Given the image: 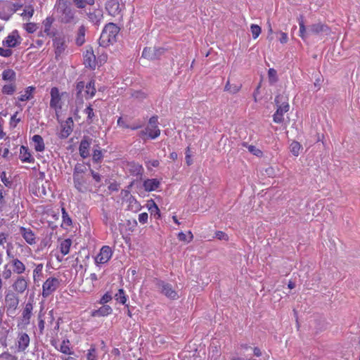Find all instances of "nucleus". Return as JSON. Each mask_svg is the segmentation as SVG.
<instances>
[{
	"label": "nucleus",
	"instance_id": "1",
	"mask_svg": "<svg viewBox=\"0 0 360 360\" xmlns=\"http://www.w3.org/2000/svg\"><path fill=\"white\" fill-rule=\"evenodd\" d=\"M62 23H75V10L72 6L70 0H58L56 4Z\"/></svg>",
	"mask_w": 360,
	"mask_h": 360
},
{
	"label": "nucleus",
	"instance_id": "2",
	"mask_svg": "<svg viewBox=\"0 0 360 360\" xmlns=\"http://www.w3.org/2000/svg\"><path fill=\"white\" fill-rule=\"evenodd\" d=\"M298 20L300 25V36L303 39H304L309 34H319L321 33H324L326 35H328L330 33V29L329 27L321 22L312 24L309 27L308 31H307L303 16L300 15Z\"/></svg>",
	"mask_w": 360,
	"mask_h": 360
},
{
	"label": "nucleus",
	"instance_id": "3",
	"mask_svg": "<svg viewBox=\"0 0 360 360\" xmlns=\"http://www.w3.org/2000/svg\"><path fill=\"white\" fill-rule=\"evenodd\" d=\"M119 27L114 23L107 24L103 30L99 38V44L107 46L109 44L116 41V37L119 32Z\"/></svg>",
	"mask_w": 360,
	"mask_h": 360
},
{
	"label": "nucleus",
	"instance_id": "4",
	"mask_svg": "<svg viewBox=\"0 0 360 360\" xmlns=\"http://www.w3.org/2000/svg\"><path fill=\"white\" fill-rule=\"evenodd\" d=\"M275 103L277 109L273 115V120L274 122L280 124L283 122V114L289 110L288 99L283 95H278L275 98Z\"/></svg>",
	"mask_w": 360,
	"mask_h": 360
},
{
	"label": "nucleus",
	"instance_id": "5",
	"mask_svg": "<svg viewBox=\"0 0 360 360\" xmlns=\"http://www.w3.org/2000/svg\"><path fill=\"white\" fill-rule=\"evenodd\" d=\"M155 285L160 290V292L167 297L172 300H176L179 297L177 292L173 289L170 283L157 279L155 281Z\"/></svg>",
	"mask_w": 360,
	"mask_h": 360
},
{
	"label": "nucleus",
	"instance_id": "6",
	"mask_svg": "<svg viewBox=\"0 0 360 360\" xmlns=\"http://www.w3.org/2000/svg\"><path fill=\"white\" fill-rule=\"evenodd\" d=\"M59 280L54 277L49 278L43 284L42 296L44 297H49L59 286Z\"/></svg>",
	"mask_w": 360,
	"mask_h": 360
},
{
	"label": "nucleus",
	"instance_id": "7",
	"mask_svg": "<svg viewBox=\"0 0 360 360\" xmlns=\"http://www.w3.org/2000/svg\"><path fill=\"white\" fill-rule=\"evenodd\" d=\"M74 186L80 193H86L89 190V184L85 175L76 174L73 176Z\"/></svg>",
	"mask_w": 360,
	"mask_h": 360
},
{
	"label": "nucleus",
	"instance_id": "8",
	"mask_svg": "<svg viewBox=\"0 0 360 360\" xmlns=\"http://www.w3.org/2000/svg\"><path fill=\"white\" fill-rule=\"evenodd\" d=\"M112 255V251L109 246L105 245L101 248L100 252L95 258L96 264H105Z\"/></svg>",
	"mask_w": 360,
	"mask_h": 360
},
{
	"label": "nucleus",
	"instance_id": "9",
	"mask_svg": "<svg viewBox=\"0 0 360 360\" xmlns=\"http://www.w3.org/2000/svg\"><path fill=\"white\" fill-rule=\"evenodd\" d=\"M164 53V49L155 47H146L142 53V57L148 60L158 59Z\"/></svg>",
	"mask_w": 360,
	"mask_h": 360
},
{
	"label": "nucleus",
	"instance_id": "10",
	"mask_svg": "<svg viewBox=\"0 0 360 360\" xmlns=\"http://www.w3.org/2000/svg\"><path fill=\"white\" fill-rule=\"evenodd\" d=\"M53 46L55 48V53L56 56H60L65 49V37L59 35L54 37L53 39Z\"/></svg>",
	"mask_w": 360,
	"mask_h": 360
},
{
	"label": "nucleus",
	"instance_id": "11",
	"mask_svg": "<svg viewBox=\"0 0 360 360\" xmlns=\"http://www.w3.org/2000/svg\"><path fill=\"white\" fill-rule=\"evenodd\" d=\"M91 143V139L88 136H84L79 144V155L83 158H86L89 155V148Z\"/></svg>",
	"mask_w": 360,
	"mask_h": 360
},
{
	"label": "nucleus",
	"instance_id": "12",
	"mask_svg": "<svg viewBox=\"0 0 360 360\" xmlns=\"http://www.w3.org/2000/svg\"><path fill=\"white\" fill-rule=\"evenodd\" d=\"M50 107L54 109L60 108V101L61 100L59 90L57 87H53L51 89Z\"/></svg>",
	"mask_w": 360,
	"mask_h": 360
},
{
	"label": "nucleus",
	"instance_id": "13",
	"mask_svg": "<svg viewBox=\"0 0 360 360\" xmlns=\"http://www.w3.org/2000/svg\"><path fill=\"white\" fill-rule=\"evenodd\" d=\"M18 39H20L18 32L17 30H14L6 37V40L3 41V44L9 48L15 47L20 44V42L18 41Z\"/></svg>",
	"mask_w": 360,
	"mask_h": 360
},
{
	"label": "nucleus",
	"instance_id": "14",
	"mask_svg": "<svg viewBox=\"0 0 360 360\" xmlns=\"http://www.w3.org/2000/svg\"><path fill=\"white\" fill-rule=\"evenodd\" d=\"M105 8L109 14L113 16L118 15L120 12V4L117 0H108L105 4Z\"/></svg>",
	"mask_w": 360,
	"mask_h": 360
},
{
	"label": "nucleus",
	"instance_id": "15",
	"mask_svg": "<svg viewBox=\"0 0 360 360\" xmlns=\"http://www.w3.org/2000/svg\"><path fill=\"white\" fill-rule=\"evenodd\" d=\"M160 181L157 179H148L143 181V186L147 192L155 191L159 188Z\"/></svg>",
	"mask_w": 360,
	"mask_h": 360
},
{
	"label": "nucleus",
	"instance_id": "16",
	"mask_svg": "<svg viewBox=\"0 0 360 360\" xmlns=\"http://www.w3.org/2000/svg\"><path fill=\"white\" fill-rule=\"evenodd\" d=\"M84 63L86 68L94 69L96 68V56L92 49L86 50Z\"/></svg>",
	"mask_w": 360,
	"mask_h": 360
},
{
	"label": "nucleus",
	"instance_id": "17",
	"mask_svg": "<svg viewBox=\"0 0 360 360\" xmlns=\"http://www.w3.org/2000/svg\"><path fill=\"white\" fill-rule=\"evenodd\" d=\"M5 302L9 309H15L18 305L19 300L15 293L9 292L5 297Z\"/></svg>",
	"mask_w": 360,
	"mask_h": 360
},
{
	"label": "nucleus",
	"instance_id": "18",
	"mask_svg": "<svg viewBox=\"0 0 360 360\" xmlns=\"http://www.w3.org/2000/svg\"><path fill=\"white\" fill-rule=\"evenodd\" d=\"M84 86H85L84 82L81 81V82H77L76 86H75L76 103H83V98H84V96L85 95L84 91Z\"/></svg>",
	"mask_w": 360,
	"mask_h": 360
},
{
	"label": "nucleus",
	"instance_id": "19",
	"mask_svg": "<svg viewBox=\"0 0 360 360\" xmlns=\"http://www.w3.org/2000/svg\"><path fill=\"white\" fill-rule=\"evenodd\" d=\"M30 337L26 333H22L18 338V349L19 351H25L29 346Z\"/></svg>",
	"mask_w": 360,
	"mask_h": 360
},
{
	"label": "nucleus",
	"instance_id": "20",
	"mask_svg": "<svg viewBox=\"0 0 360 360\" xmlns=\"http://www.w3.org/2000/svg\"><path fill=\"white\" fill-rule=\"evenodd\" d=\"M112 311V309L109 305L103 304L98 309L92 311L91 316L94 317L105 316L110 314Z\"/></svg>",
	"mask_w": 360,
	"mask_h": 360
},
{
	"label": "nucleus",
	"instance_id": "21",
	"mask_svg": "<svg viewBox=\"0 0 360 360\" xmlns=\"http://www.w3.org/2000/svg\"><path fill=\"white\" fill-rule=\"evenodd\" d=\"M20 233L27 243L32 245L36 243L35 236L32 230L21 227Z\"/></svg>",
	"mask_w": 360,
	"mask_h": 360
},
{
	"label": "nucleus",
	"instance_id": "22",
	"mask_svg": "<svg viewBox=\"0 0 360 360\" xmlns=\"http://www.w3.org/2000/svg\"><path fill=\"white\" fill-rule=\"evenodd\" d=\"M20 158L23 162H34V159L32 157V155L29 152L27 147L22 146L20 150Z\"/></svg>",
	"mask_w": 360,
	"mask_h": 360
},
{
	"label": "nucleus",
	"instance_id": "23",
	"mask_svg": "<svg viewBox=\"0 0 360 360\" xmlns=\"http://www.w3.org/2000/svg\"><path fill=\"white\" fill-rule=\"evenodd\" d=\"M13 287L18 292L22 293L27 288V281L23 277H19L13 283Z\"/></svg>",
	"mask_w": 360,
	"mask_h": 360
},
{
	"label": "nucleus",
	"instance_id": "24",
	"mask_svg": "<svg viewBox=\"0 0 360 360\" xmlns=\"http://www.w3.org/2000/svg\"><path fill=\"white\" fill-rule=\"evenodd\" d=\"M54 21V18L51 16L47 17L43 21V25L44 27V32L50 37H53L56 35V33L51 31V27Z\"/></svg>",
	"mask_w": 360,
	"mask_h": 360
},
{
	"label": "nucleus",
	"instance_id": "25",
	"mask_svg": "<svg viewBox=\"0 0 360 360\" xmlns=\"http://www.w3.org/2000/svg\"><path fill=\"white\" fill-rule=\"evenodd\" d=\"M84 112L87 115L86 122L88 124H91L97 120L96 115L91 105H88L84 110Z\"/></svg>",
	"mask_w": 360,
	"mask_h": 360
},
{
	"label": "nucleus",
	"instance_id": "26",
	"mask_svg": "<svg viewBox=\"0 0 360 360\" xmlns=\"http://www.w3.org/2000/svg\"><path fill=\"white\" fill-rule=\"evenodd\" d=\"M32 141L35 143L34 149L37 152H42L45 149V145L44 143V139L41 136L36 134L33 136Z\"/></svg>",
	"mask_w": 360,
	"mask_h": 360
},
{
	"label": "nucleus",
	"instance_id": "27",
	"mask_svg": "<svg viewBox=\"0 0 360 360\" xmlns=\"http://www.w3.org/2000/svg\"><path fill=\"white\" fill-rule=\"evenodd\" d=\"M85 32H86L85 27L84 25H81L77 30V37L75 39V43L77 46H80L84 44Z\"/></svg>",
	"mask_w": 360,
	"mask_h": 360
},
{
	"label": "nucleus",
	"instance_id": "28",
	"mask_svg": "<svg viewBox=\"0 0 360 360\" xmlns=\"http://www.w3.org/2000/svg\"><path fill=\"white\" fill-rule=\"evenodd\" d=\"M84 94L86 98H92L96 94L95 82L91 80L88 84H85Z\"/></svg>",
	"mask_w": 360,
	"mask_h": 360
},
{
	"label": "nucleus",
	"instance_id": "29",
	"mask_svg": "<svg viewBox=\"0 0 360 360\" xmlns=\"http://www.w3.org/2000/svg\"><path fill=\"white\" fill-rule=\"evenodd\" d=\"M11 264L13 266V271L18 274H22L25 271V264L18 259H13Z\"/></svg>",
	"mask_w": 360,
	"mask_h": 360
},
{
	"label": "nucleus",
	"instance_id": "30",
	"mask_svg": "<svg viewBox=\"0 0 360 360\" xmlns=\"http://www.w3.org/2000/svg\"><path fill=\"white\" fill-rule=\"evenodd\" d=\"M88 18L91 22L94 24L97 25L100 22L103 18V14L101 11H94L88 13Z\"/></svg>",
	"mask_w": 360,
	"mask_h": 360
},
{
	"label": "nucleus",
	"instance_id": "31",
	"mask_svg": "<svg viewBox=\"0 0 360 360\" xmlns=\"http://www.w3.org/2000/svg\"><path fill=\"white\" fill-rule=\"evenodd\" d=\"M35 90L34 86H28L25 89V94L18 97L20 101H26L33 98V93Z\"/></svg>",
	"mask_w": 360,
	"mask_h": 360
},
{
	"label": "nucleus",
	"instance_id": "32",
	"mask_svg": "<svg viewBox=\"0 0 360 360\" xmlns=\"http://www.w3.org/2000/svg\"><path fill=\"white\" fill-rule=\"evenodd\" d=\"M15 72L12 69H6L2 73V79L5 81L13 82L15 80Z\"/></svg>",
	"mask_w": 360,
	"mask_h": 360
},
{
	"label": "nucleus",
	"instance_id": "33",
	"mask_svg": "<svg viewBox=\"0 0 360 360\" xmlns=\"http://www.w3.org/2000/svg\"><path fill=\"white\" fill-rule=\"evenodd\" d=\"M71 244L72 241L70 239H65L60 243V250L63 255L69 253Z\"/></svg>",
	"mask_w": 360,
	"mask_h": 360
},
{
	"label": "nucleus",
	"instance_id": "34",
	"mask_svg": "<svg viewBox=\"0 0 360 360\" xmlns=\"http://www.w3.org/2000/svg\"><path fill=\"white\" fill-rule=\"evenodd\" d=\"M72 131V127L68 124H62L60 137L61 139L68 138Z\"/></svg>",
	"mask_w": 360,
	"mask_h": 360
},
{
	"label": "nucleus",
	"instance_id": "35",
	"mask_svg": "<svg viewBox=\"0 0 360 360\" xmlns=\"http://www.w3.org/2000/svg\"><path fill=\"white\" fill-rule=\"evenodd\" d=\"M73 3L78 8H84L86 6H92L95 3V0H72Z\"/></svg>",
	"mask_w": 360,
	"mask_h": 360
},
{
	"label": "nucleus",
	"instance_id": "36",
	"mask_svg": "<svg viewBox=\"0 0 360 360\" xmlns=\"http://www.w3.org/2000/svg\"><path fill=\"white\" fill-rule=\"evenodd\" d=\"M115 300L122 304H126L127 295L122 288L118 290V292L115 295Z\"/></svg>",
	"mask_w": 360,
	"mask_h": 360
},
{
	"label": "nucleus",
	"instance_id": "37",
	"mask_svg": "<svg viewBox=\"0 0 360 360\" xmlns=\"http://www.w3.org/2000/svg\"><path fill=\"white\" fill-rule=\"evenodd\" d=\"M241 85L236 84H231L229 81H228L225 85L224 91H229L230 93L234 94L239 91Z\"/></svg>",
	"mask_w": 360,
	"mask_h": 360
},
{
	"label": "nucleus",
	"instance_id": "38",
	"mask_svg": "<svg viewBox=\"0 0 360 360\" xmlns=\"http://www.w3.org/2000/svg\"><path fill=\"white\" fill-rule=\"evenodd\" d=\"M290 152L295 156H298L300 154V150L302 148V146L297 141H293L290 146Z\"/></svg>",
	"mask_w": 360,
	"mask_h": 360
},
{
	"label": "nucleus",
	"instance_id": "39",
	"mask_svg": "<svg viewBox=\"0 0 360 360\" xmlns=\"http://www.w3.org/2000/svg\"><path fill=\"white\" fill-rule=\"evenodd\" d=\"M16 89V86L13 84H6L2 88V93L4 94L12 95Z\"/></svg>",
	"mask_w": 360,
	"mask_h": 360
},
{
	"label": "nucleus",
	"instance_id": "40",
	"mask_svg": "<svg viewBox=\"0 0 360 360\" xmlns=\"http://www.w3.org/2000/svg\"><path fill=\"white\" fill-rule=\"evenodd\" d=\"M70 341L68 339L63 340L60 345V351L65 354H70V349L69 347Z\"/></svg>",
	"mask_w": 360,
	"mask_h": 360
},
{
	"label": "nucleus",
	"instance_id": "41",
	"mask_svg": "<svg viewBox=\"0 0 360 360\" xmlns=\"http://www.w3.org/2000/svg\"><path fill=\"white\" fill-rule=\"evenodd\" d=\"M269 80L271 84H274L278 81L277 71L274 68H270L268 71Z\"/></svg>",
	"mask_w": 360,
	"mask_h": 360
},
{
	"label": "nucleus",
	"instance_id": "42",
	"mask_svg": "<svg viewBox=\"0 0 360 360\" xmlns=\"http://www.w3.org/2000/svg\"><path fill=\"white\" fill-rule=\"evenodd\" d=\"M86 167L82 164H77L74 168L73 176L76 174L84 175Z\"/></svg>",
	"mask_w": 360,
	"mask_h": 360
},
{
	"label": "nucleus",
	"instance_id": "43",
	"mask_svg": "<svg viewBox=\"0 0 360 360\" xmlns=\"http://www.w3.org/2000/svg\"><path fill=\"white\" fill-rule=\"evenodd\" d=\"M151 215H153L155 219L160 217V212L158 205L153 201V205L149 207Z\"/></svg>",
	"mask_w": 360,
	"mask_h": 360
},
{
	"label": "nucleus",
	"instance_id": "44",
	"mask_svg": "<svg viewBox=\"0 0 360 360\" xmlns=\"http://www.w3.org/2000/svg\"><path fill=\"white\" fill-rule=\"evenodd\" d=\"M250 30L254 39L257 38L261 33V27L257 25L252 24Z\"/></svg>",
	"mask_w": 360,
	"mask_h": 360
},
{
	"label": "nucleus",
	"instance_id": "45",
	"mask_svg": "<svg viewBox=\"0 0 360 360\" xmlns=\"http://www.w3.org/2000/svg\"><path fill=\"white\" fill-rule=\"evenodd\" d=\"M43 266V264H39L36 266L33 271V276L34 281H36L37 277H40L42 276Z\"/></svg>",
	"mask_w": 360,
	"mask_h": 360
},
{
	"label": "nucleus",
	"instance_id": "46",
	"mask_svg": "<svg viewBox=\"0 0 360 360\" xmlns=\"http://www.w3.org/2000/svg\"><path fill=\"white\" fill-rule=\"evenodd\" d=\"M87 360H97L96 355V347L94 345H91V348L88 350Z\"/></svg>",
	"mask_w": 360,
	"mask_h": 360
},
{
	"label": "nucleus",
	"instance_id": "47",
	"mask_svg": "<svg viewBox=\"0 0 360 360\" xmlns=\"http://www.w3.org/2000/svg\"><path fill=\"white\" fill-rule=\"evenodd\" d=\"M146 131H148V136L152 139H156L157 137H158L160 134V130L159 129H146Z\"/></svg>",
	"mask_w": 360,
	"mask_h": 360
},
{
	"label": "nucleus",
	"instance_id": "48",
	"mask_svg": "<svg viewBox=\"0 0 360 360\" xmlns=\"http://www.w3.org/2000/svg\"><path fill=\"white\" fill-rule=\"evenodd\" d=\"M102 158H103V155H102L101 150H98V149H94V153H93V158H92L93 160L95 162H99L101 161Z\"/></svg>",
	"mask_w": 360,
	"mask_h": 360
},
{
	"label": "nucleus",
	"instance_id": "49",
	"mask_svg": "<svg viewBox=\"0 0 360 360\" xmlns=\"http://www.w3.org/2000/svg\"><path fill=\"white\" fill-rule=\"evenodd\" d=\"M32 316V312L30 311L23 310L22 311V323L25 325H28L30 323V320Z\"/></svg>",
	"mask_w": 360,
	"mask_h": 360
},
{
	"label": "nucleus",
	"instance_id": "50",
	"mask_svg": "<svg viewBox=\"0 0 360 360\" xmlns=\"http://www.w3.org/2000/svg\"><path fill=\"white\" fill-rule=\"evenodd\" d=\"M62 214L63 223H65L68 226H70L72 224V219L69 217L65 208H62Z\"/></svg>",
	"mask_w": 360,
	"mask_h": 360
},
{
	"label": "nucleus",
	"instance_id": "51",
	"mask_svg": "<svg viewBox=\"0 0 360 360\" xmlns=\"http://www.w3.org/2000/svg\"><path fill=\"white\" fill-rule=\"evenodd\" d=\"M37 26L36 23L28 22L25 25V29L28 33H33L37 30Z\"/></svg>",
	"mask_w": 360,
	"mask_h": 360
},
{
	"label": "nucleus",
	"instance_id": "52",
	"mask_svg": "<svg viewBox=\"0 0 360 360\" xmlns=\"http://www.w3.org/2000/svg\"><path fill=\"white\" fill-rule=\"evenodd\" d=\"M34 10L32 6L30 5L25 7L23 13L21 14L22 16L27 15L29 18L32 17Z\"/></svg>",
	"mask_w": 360,
	"mask_h": 360
},
{
	"label": "nucleus",
	"instance_id": "53",
	"mask_svg": "<svg viewBox=\"0 0 360 360\" xmlns=\"http://www.w3.org/2000/svg\"><path fill=\"white\" fill-rule=\"evenodd\" d=\"M0 179L6 186L10 187L11 186L12 182L6 178V174L5 171H3L0 173Z\"/></svg>",
	"mask_w": 360,
	"mask_h": 360
},
{
	"label": "nucleus",
	"instance_id": "54",
	"mask_svg": "<svg viewBox=\"0 0 360 360\" xmlns=\"http://www.w3.org/2000/svg\"><path fill=\"white\" fill-rule=\"evenodd\" d=\"M112 299V295L110 292H107L101 298V300L99 301V304H105V303L110 302Z\"/></svg>",
	"mask_w": 360,
	"mask_h": 360
},
{
	"label": "nucleus",
	"instance_id": "55",
	"mask_svg": "<svg viewBox=\"0 0 360 360\" xmlns=\"http://www.w3.org/2000/svg\"><path fill=\"white\" fill-rule=\"evenodd\" d=\"M188 235H189V238H190L189 240H187V236L184 233L180 232L178 234V239L181 241L189 242L193 238V234L191 231H188Z\"/></svg>",
	"mask_w": 360,
	"mask_h": 360
},
{
	"label": "nucleus",
	"instance_id": "56",
	"mask_svg": "<svg viewBox=\"0 0 360 360\" xmlns=\"http://www.w3.org/2000/svg\"><path fill=\"white\" fill-rule=\"evenodd\" d=\"M158 116L155 115V116H152L150 118V120H149V124L154 129H158Z\"/></svg>",
	"mask_w": 360,
	"mask_h": 360
},
{
	"label": "nucleus",
	"instance_id": "57",
	"mask_svg": "<svg viewBox=\"0 0 360 360\" xmlns=\"http://www.w3.org/2000/svg\"><path fill=\"white\" fill-rule=\"evenodd\" d=\"M248 150L250 153L257 156H260L262 154V152L259 149L252 145L249 146Z\"/></svg>",
	"mask_w": 360,
	"mask_h": 360
},
{
	"label": "nucleus",
	"instance_id": "58",
	"mask_svg": "<svg viewBox=\"0 0 360 360\" xmlns=\"http://www.w3.org/2000/svg\"><path fill=\"white\" fill-rule=\"evenodd\" d=\"M12 274L11 270L8 268V264L4 266V270L2 273V276L5 279H8L11 278Z\"/></svg>",
	"mask_w": 360,
	"mask_h": 360
},
{
	"label": "nucleus",
	"instance_id": "59",
	"mask_svg": "<svg viewBox=\"0 0 360 360\" xmlns=\"http://www.w3.org/2000/svg\"><path fill=\"white\" fill-rule=\"evenodd\" d=\"M215 237L219 240H227L229 238L227 234L221 231H218L215 233Z\"/></svg>",
	"mask_w": 360,
	"mask_h": 360
},
{
	"label": "nucleus",
	"instance_id": "60",
	"mask_svg": "<svg viewBox=\"0 0 360 360\" xmlns=\"http://www.w3.org/2000/svg\"><path fill=\"white\" fill-rule=\"evenodd\" d=\"M13 51L11 49H3L0 47V56H4V57H9L12 55Z\"/></svg>",
	"mask_w": 360,
	"mask_h": 360
},
{
	"label": "nucleus",
	"instance_id": "61",
	"mask_svg": "<svg viewBox=\"0 0 360 360\" xmlns=\"http://www.w3.org/2000/svg\"><path fill=\"white\" fill-rule=\"evenodd\" d=\"M148 218V213H146V212L141 213L139 215V221L140 223H141L143 224L147 222Z\"/></svg>",
	"mask_w": 360,
	"mask_h": 360
},
{
	"label": "nucleus",
	"instance_id": "62",
	"mask_svg": "<svg viewBox=\"0 0 360 360\" xmlns=\"http://www.w3.org/2000/svg\"><path fill=\"white\" fill-rule=\"evenodd\" d=\"M39 323H38V327L40 331V334H43L44 329V321L41 319V315H39Z\"/></svg>",
	"mask_w": 360,
	"mask_h": 360
},
{
	"label": "nucleus",
	"instance_id": "63",
	"mask_svg": "<svg viewBox=\"0 0 360 360\" xmlns=\"http://www.w3.org/2000/svg\"><path fill=\"white\" fill-rule=\"evenodd\" d=\"M132 96L136 98L143 99L146 98V94L141 91H135Z\"/></svg>",
	"mask_w": 360,
	"mask_h": 360
},
{
	"label": "nucleus",
	"instance_id": "64",
	"mask_svg": "<svg viewBox=\"0 0 360 360\" xmlns=\"http://www.w3.org/2000/svg\"><path fill=\"white\" fill-rule=\"evenodd\" d=\"M91 175H92V177L93 179L96 181V182H100L101 180V175L97 173V172H95L94 170L91 169Z\"/></svg>",
	"mask_w": 360,
	"mask_h": 360
}]
</instances>
